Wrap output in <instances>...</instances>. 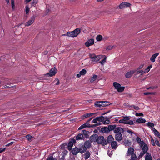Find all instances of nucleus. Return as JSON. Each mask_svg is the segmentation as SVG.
<instances>
[{
  "label": "nucleus",
  "mask_w": 160,
  "mask_h": 160,
  "mask_svg": "<svg viewBox=\"0 0 160 160\" xmlns=\"http://www.w3.org/2000/svg\"><path fill=\"white\" fill-rule=\"evenodd\" d=\"M126 124H129L130 125H133L134 124L132 120H128L127 122H126L125 123Z\"/></svg>",
  "instance_id": "obj_39"
},
{
  "label": "nucleus",
  "mask_w": 160,
  "mask_h": 160,
  "mask_svg": "<svg viewBox=\"0 0 160 160\" xmlns=\"http://www.w3.org/2000/svg\"><path fill=\"white\" fill-rule=\"evenodd\" d=\"M75 32L73 31L72 32H68L66 34H64L62 35V36H67L69 37H77L75 34Z\"/></svg>",
  "instance_id": "obj_12"
},
{
  "label": "nucleus",
  "mask_w": 160,
  "mask_h": 160,
  "mask_svg": "<svg viewBox=\"0 0 160 160\" xmlns=\"http://www.w3.org/2000/svg\"><path fill=\"white\" fill-rule=\"evenodd\" d=\"M104 117L102 116L100 117H97L96 118L94 119L92 121V123H94L95 124H99L100 123V125L101 124V123L100 122H98V121L102 122L103 121Z\"/></svg>",
  "instance_id": "obj_4"
},
{
  "label": "nucleus",
  "mask_w": 160,
  "mask_h": 160,
  "mask_svg": "<svg viewBox=\"0 0 160 160\" xmlns=\"http://www.w3.org/2000/svg\"><path fill=\"white\" fill-rule=\"evenodd\" d=\"M76 141L74 139H72L69 142L68 144V149L69 150H71L73 143L76 142Z\"/></svg>",
  "instance_id": "obj_6"
},
{
  "label": "nucleus",
  "mask_w": 160,
  "mask_h": 160,
  "mask_svg": "<svg viewBox=\"0 0 160 160\" xmlns=\"http://www.w3.org/2000/svg\"><path fill=\"white\" fill-rule=\"evenodd\" d=\"M97 77L98 76L97 75H94L90 79V82L91 83L93 82L94 81L96 80Z\"/></svg>",
  "instance_id": "obj_31"
},
{
  "label": "nucleus",
  "mask_w": 160,
  "mask_h": 160,
  "mask_svg": "<svg viewBox=\"0 0 160 160\" xmlns=\"http://www.w3.org/2000/svg\"><path fill=\"white\" fill-rule=\"evenodd\" d=\"M102 107H106L110 105V102L107 101H102Z\"/></svg>",
  "instance_id": "obj_34"
},
{
  "label": "nucleus",
  "mask_w": 160,
  "mask_h": 160,
  "mask_svg": "<svg viewBox=\"0 0 160 160\" xmlns=\"http://www.w3.org/2000/svg\"><path fill=\"white\" fill-rule=\"evenodd\" d=\"M106 57H105L104 59H103L102 60H101L100 62L102 65H103L104 63L106 62Z\"/></svg>",
  "instance_id": "obj_49"
},
{
  "label": "nucleus",
  "mask_w": 160,
  "mask_h": 160,
  "mask_svg": "<svg viewBox=\"0 0 160 160\" xmlns=\"http://www.w3.org/2000/svg\"><path fill=\"white\" fill-rule=\"evenodd\" d=\"M159 53H157L154 54H153L150 60L153 62H154L155 61V58L158 55Z\"/></svg>",
  "instance_id": "obj_20"
},
{
  "label": "nucleus",
  "mask_w": 160,
  "mask_h": 160,
  "mask_svg": "<svg viewBox=\"0 0 160 160\" xmlns=\"http://www.w3.org/2000/svg\"><path fill=\"white\" fill-rule=\"evenodd\" d=\"M26 138L28 140L30 141L31 140V139L33 138V137L30 135L28 134L26 136Z\"/></svg>",
  "instance_id": "obj_46"
},
{
  "label": "nucleus",
  "mask_w": 160,
  "mask_h": 160,
  "mask_svg": "<svg viewBox=\"0 0 160 160\" xmlns=\"http://www.w3.org/2000/svg\"><path fill=\"white\" fill-rule=\"evenodd\" d=\"M83 136L82 134L79 133L75 137V140H79L83 139Z\"/></svg>",
  "instance_id": "obj_21"
},
{
  "label": "nucleus",
  "mask_w": 160,
  "mask_h": 160,
  "mask_svg": "<svg viewBox=\"0 0 160 160\" xmlns=\"http://www.w3.org/2000/svg\"><path fill=\"white\" fill-rule=\"evenodd\" d=\"M142 148V151L144 152H145L146 153H147V152L148 150V146L147 144H145V145H144L143 147Z\"/></svg>",
  "instance_id": "obj_24"
},
{
  "label": "nucleus",
  "mask_w": 160,
  "mask_h": 160,
  "mask_svg": "<svg viewBox=\"0 0 160 160\" xmlns=\"http://www.w3.org/2000/svg\"><path fill=\"white\" fill-rule=\"evenodd\" d=\"M126 122H125L123 119V118L122 119H121L119 120V122L120 123H122L124 124H125V123Z\"/></svg>",
  "instance_id": "obj_58"
},
{
  "label": "nucleus",
  "mask_w": 160,
  "mask_h": 160,
  "mask_svg": "<svg viewBox=\"0 0 160 160\" xmlns=\"http://www.w3.org/2000/svg\"><path fill=\"white\" fill-rule=\"evenodd\" d=\"M125 7H129L131 5L130 3L127 2H125Z\"/></svg>",
  "instance_id": "obj_57"
},
{
  "label": "nucleus",
  "mask_w": 160,
  "mask_h": 160,
  "mask_svg": "<svg viewBox=\"0 0 160 160\" xmlns=\"http://www.w3.org/2000/svg\"><path fill=\"white\" fill-rule=\"evenodd\" d=\"M136 72V70H132L128 72L125 74V77L127 78H129L131 77Z\"/></svg>",
  "instance_id": "obj_13"
},
{
  "label": "nucleus",
  "mask_w": 160,
  "mask_h": 160,
  "mask_svg": "<svg viewBox=\"0 0 160 160\" xmlns=\"http://www.w3.org/2000/svg\"><path fill=\"white\" fill-rule=\"evenodd\" d=\"M124 132V129L120 127H117L115 130H114V132L115 133V138L118 141H120L123 139L122 133Z\"/></svg>",
  "instance_id": "obj_1"
},
{
  "label": "nucleus",
  "mask_w": 160,
  "mask_h": 160,
  "mask_svg": "<svg viewBox=\"0 0 160 160\" xmlns=\"http://www.w3.org/2000/svg\"><path fill=\"white\" fill-rule=\"evenodd\" d=\"M135 115L136 116H143V114L142 113H138L137 112L135 114Z\"/></svg>",
  "instance_id": "obj_54"
},
{
  "label": "nucleus",
  "mask_w": 160,
  "mask_h": 160,
  "mask_svg": "<svg viewBox=\"0 0 160 160\" xmlns=\"http://www.w3.org/2000/svg\"><path fill=\"white\" fill-rule=\"evenodd\" d=\"M145 153H146L145 152H143V151L142 152H141L140 153V154L139 155V157L140 158H141V157H142L144 154H145Z\"/></svg>",
  "instance_id": "obj_55"
},
{
  "label": "nucleus",
  "mask_w": 160,
  "mask_h": 160,
  "mask_svg": "<svg viewBox=\"0 0 160 160\" xmlns=\"http://www.w3.org/2000/svg\"><path fill=\"white\" fill-rule=\"evenodd\" d=\"M151 142H152V145L153 146H154L155 145V143L154 140L152 138H151Z\"/></svg>",
  "instance_id": "obj_61"
},
{
  "label": "nucleus",
  "mask_w": 160,
  "mask_h": 160,
  "mask_svg": "<svg viewBox=\"0 0 160 160\" xmlns=\"http://www.w3.org/2000/svg\"><path fill=\"white\" fill-rule=\"evenodd\" d=\"M117 127L116 125H109L108 127L109 132L112 130L114 131V130H115Z\"/></svg>",
  "instance_id": "obj_22"
},
{
  "label": "nucleus",
  "mask_w": 160,
  "mask_h": 160,
  "mask_svg": "<svg viewBox=\"0 0 160 160\" xmlns=\"http://www.w3.org/2000/svg\"><path fill=\"white\" fill-rule=\"evenodd\" d=\"M136 122L139 123H145L146 122V120L145 119L139 118L136 120Z\"/></svg>",
  "instance_id": "obj_25"
},
{
  "label": "nucleus",
  "mask_w": 160,
  "mask_h": 160,
  "mask_svg": "<svg viewBox=\"0 0 160 160\" xmlns=\"http://www.w3.org/2000/svg\"><path fill=\"white\" fill-rule=\"evenodd\" d=\"M73 31L75 32L76 36H77L81 32V29L79 28H78L73 30Z\"/></svg>",
  "instance_id": "obj_27"
},
{
  "label": "nucleus",
  "mask_w": 160,
  "mask_h": 160,
  "mask_svg": "<svg viewBox=\"0 0 160 160\" xmlns=\"http://www.w3.org/2000/svg\"><path fill=\"white\" fill-rule=\"evenodd\" d=\"M57 81V82L56 83V85H58L60 83V82H59V80L58 79H56L55 81H54V82H55V81Z\"/></svg>",
  "instance_id": "obj_60"
},
{
  "label": "nucleus",
  "mask_w": 160,
  "mask_h": 160,
  "mask_svg": "<svg viewBox=\"0 0 160 160\" xmlns=\"http://www.w3.org/2000/svg\"><path fill=\"white\" fill-rule=\"evenodd\" d=\"M95 114V113H87L85 114H84L83 115L84 117L85 118H88L90 117L93 115H94Z\"/></svg>",
  "instance_id": "obj_33"
},
{
  "label": "nucleus",
  "mask_w": 160,
  "mask_h": 160,
  "mask_svg": "<svg viewBox=\"0 0 160 160\" xmlns=\"http://www.w3.org/2000/svg\"><path fill=\"white\" fill-rule=\"evenodd\" d=\"M84 124H86V128H94L96 127L97 126L100 125V123H99V124H94L93 125H90V122H87Z\"/></svg>",
  "instance_id": "obj_15"
},
{
  "label": "nucleus",
  "mask_w": 160,
  "mask_h": 160,
  "mask_svg": "<svg viewBox=\"0 0 160 160\" xmlns=\"http://www.w3.org/2000/svg\"><path fill=\"white\" fill-rule=\"evenodd\" d=\"M102 39V37L101 35H98L96 37V39L98 41H101Z\"/></svg>",
  "instance_id": "obj_38"
},
{
  "label": "nucleus",
  "mask_w": 160,
  "mask_h": 160,
  "mask_svg": "<svg viewBox=\"0 0 160 160\" xmlns=\"http://www.w3.org/2000/svg\"><path fill=\"white\" fill-rule=\"evenodd\" d=\"M143 94L146 95H154L155 93L154 92H145L143 93Z\"/></svg>",
  "instance_id": "obj_41"
},
{
  "label": "nucleus",
  "mask_w": 160,
  "mask_h": 160,
  "mask_svg": "<svg viewBox=\"0 0 160 160\" xmlns=\"http://www.w3.org/2000/svg\"><path fill=\"white\" fill-rule=\"evenodd\" d=\"M94 40L92 38L90 39L85 42V45L87 47H88L94 44Z\"/></svg>",
  "instance_id": "obj_7"
},
{
  "label": "nucleus",
  "mask_w": 160,
  "mask_h": 160,
  "mask_svg": "<svg viewBox=\"0 0 160 160\" xmlns=\"http://www.w3.org/2000/svg\"><path fill=\"white\" fill-rule=\"evenodd\" d=\"M135 151L134 149L132 147H129L128 148V151L126 153V156H129L133 154H134V153Z\"/></svg>",
  "instance_id": "obj_8"
},
{
  "label": "nucleus",
  "mask_w": 160,
  "mask_h": 160,
  "mask_svg": "<svg viewBox=\"0 0 160 160\" xmlns=\"http://www.w3.org/2000/svg\"><path fill=\"white\" fill-rule=\"evenodd\" d=\"M137 158L136 154L131 155V157L128 160H137Z\"/></svg>",
  "instance_id": "obj_30"
},
{
  "label": "nucleus",
  "mask_w": 160,
  "mask_h": 160,
  "mask_svg": "<svg viewBox=\"0 0 160 160\" xmlns=\"http://www.w3.org/2000/svg\"><path fill=\"white\" fill-rule=\"evenodd\" d=\"M11 5L12 9L14 10L15 8L14 0H11Z\"/></svg>",
  "instance_id": "obj_47"
},
{
  "label": "nucleus",
  "mask_w": 160,
  "mask_h": 160,
  "mask_svg": "<svg viewBox=\"0 0 160 160\" xmlns=\"http://www.w3.org/2000/svg\"><path fill=\"white\" fill-rule=\"evenodd\" d=\"M79 152L81 153H83L84 152L87 150V148L84 145H82L78 148Z\"/></svg>",
  "instance_id": "obj_14"
},
{
  "label": "nucleus",
  "mask_w": 160,
  "mask_h": 160,
  "mask_svg": "<svg viewBox=\"0 0 160 160\" xmlns=\"http://www.w3.org/2000/svg\"><path fill=\"white\" fill-rule=\"evenodd\" d=\"M124 87H121V86H120L118 88V89H117V91L118 92H123L124 90Z\"/></svg>",
  "instance_id": "obj_35"
},
{
  "label": "nucleus",
  "mask_w": 160,
  "mask_h": 160,
  "mask_svg": "<svg viewBox=\"0 0 160 160\" xmlns=\"http://www.w3.org/2000/svg\"><path fill=\"white\" fill-rule=\"evenodd\" d=\"M100 56H96L95 54H90L89 57L92 59L93 62H97L99 61L100 58Z\"/></svg>",
  "instance_id": "obj_5"
},
{
  "label": "nucleus",
  "mask_w": 160,
  "mask_h": 160,
  "mask_svg": "<svg viewBox=\"0 0 160 160\" xmlns=\"http://www.w3.org/2000/svg\"><path fill=\"white\" fill-rule=\"evenodd\" d=\"M125 2H123L121 3L119 6V8L120 9H122L125 7Z\"/></svg>",
  "instance_id": "obj_37"
},
{
  "label": "nucleus",
  "mask_w": 160,
  "mask_h": 160,
  "mask_svg": "<svg viewBox=\"0 0 160 160\" xmlns=\"http://www.w3.org/2000/svg\"><path fill=\"white\" fill-rule=\"evenodd\" d=\"M86 128V124H82V125H81L79 128H78V130H81L83 128Z\"/></svg>",
  "instance_id": "obj_50"
},
{
  "label": "nucleus",
  "mask_w": 160,
  "mask_h": 160,
  "mask_svg": "<svg viewBox=\"0 0 160 160\" xmlns=\"http://www.w3.org/2000/svg\"><path fill=\"white\" fill-rule=\"evenodd\" d=\"M132 106L133 108L136 110H138L140 109V108L138 106H135V105H133Z\"/></svg>",
  "instance_id": "obj_59"
},
{
  "label": "nucleus",
  "mask_w": 160,
  "mask_h": 160,
  "mask_svg": "<svg viewBox=\"0 0 160 160\" xmlns=\"http://www.w3.org/2000/svg\"><path fill=\"white\" fill-rule=\"evenodd\" d=\"M111 143L112 148V149H116L118 146L117 142L113 141Z\"/></svg>",
  "instance_id": "obj_18"
},
{
  "label": "nucleus",
  "mask_w": 160,
  "mask_h": 160,
  "mask_svg": "<svg viewBox=\"0 0 160 160\" xmlns=\"http://www.w3.org/2000/svg\"><path fill=\"white\" fill-rule=\"evenodd\" d=\"M152 67V65H151L149 66L148 68L145 69V72H149V71L150 70V69Z\"/></svg>",
  "instance_id": "obj_45"
},
{
  "label": "nucleus",
  "mask_w": 160,
  "mask_h": 160,
  "mask_svg": "<svg viewBox=\"0 0 160 160\" xmlns=\"http://www.w3.org/2000/svg\"><path fill=\"white\" fill-rule=\"evenodd\" d=\"M72 154L74 155H76L79 152L78 148L77 147L73 148L71 151Z\"/></svg>",
  "instance_id": "obj_16"
},
{
  "label": "nucleus",
  "mask_w": 160,
  "mask_h": 160,
  "mask_svg": "<svg viewBox=\"0 0 160 160\" xmlns=\"http://www.w3.org/2000/svg\"><path fill=\"white\" fill-rule=\"evenodd\" d=\"M110 121L108 119H107V118H104L103 121L102 123L104 124H108L109 123Z\"/></svg>",
  "instance_id": "obj_36"
},
{
  "label": "nucleus",
  "mask_w": 160,
  "mask_h": 160,
  "mask_svg": "<svg viewBox=\"0 0 160 160\" xmlns=\"http://www.w3.org/2000/svg\"><path fill=\"white\" fill-rule=\"evenodd\" d=\"M123 118L125 122H127L130 119V117L129 116H124L123 117Z\"/></svg>",
  "instance_id": "obj_42"
},
{
  "label": "nucleus",
  "mask_w": 160,
  "mask_h": 160,
  "mask_svg": "<svg viewBox=\"0 0 160 160\" xmlns=\"http://www.w3.org/2000/svg\"><path fill=\"white\" fill-rule=\"evenodd\" d=\"M127 131L129 133L132 134L133 133V132L132 131V130L129 129H128Z\"/></svg>",
  "instance_id": "obj_64"
},
{
  "label": "nucleus",
  "mask_w": 160,
  "mask_h": 160,
  "mask_svg": "<svg viewBox=\"0 0 160 160\" xmlns=\"http://www.w3.org/2000/svg\"><path fill=\"white\" fill-rule=\"evenodd\" d=\"M145 160H152V158L148 152H147L146 154Z\"/></svg>",
  "instance_id": "obj_23"
},
{
  "label": "nucleus",
  "mask_w": 160,
  "mask_h": 160,
  "mask_svg": "<svg viewBox=\"0 0 160 160\" xmlns=\"http://www.w3.org/2000/svg\"><path fill=\"white\" fill-rule=\"evenodd\" d=\"M144 66V64L141 65L140 66H139V67L137 69V70L140 69H142L143 68Z\"/></svg>",
  "instance_id": "obj_63"
},
{
  "label": "nucleus",
  "mask_w": 160,
  "mask_h": 160,
  "mask_svg": "<svg viewBox=\"0 0 160 160\" xmlns=\"http://www.w3.org/2000/svg\"><path fill=\"white\" fill-rule=\"evenodd\" d=\"M102 101L96 102L95 103V105L96 107H99L102 106Z\"/></svg>",
  "instance_id": "obj_28"
},
{
  "label": "nucleus",
  "mask_w": 160,
  "mask_h": 160,
  "mask_svg": "<svg viewBox=\"0 0 160 160\" xmlns=\"http://www.w3.org/2000/svg\"><path fill=\"white\" fill-rule=\"evenodd\" d=\"M139 146L140 148H142L146 144L143 141H142L139 143Z\"/></svg>",
  "instance_id": "obj_44"
},
{
  "label": "nucleus",
  "mask_w": 160,
  "mask_h": 160,
  "mask_svg": "<svg viewBox=\"0 0 160 160\" xmlns=\"http://www.w3.org/2000/svg\"><path fill=\"white\" fill-rule=\"evenodd\" d=\"M47 160H57V159L55 158H53L52 156H51L47 158Z\"/></svg>",
  "instance_id": "obj_51"
},
{
  "label": "nucleus",
  "mask_w": 160,
  "mask_h": 160,
  "mask_svg": "<svg viewBox=\"0 0 160 160\" xmlns=\"http://www.w3.org/2000/svg\"><path fill=\"white\" fill-rule=\"evenodd\" d=\"M35 19V17L34 16H32L31 17L30 19L25 24V26H29L32 24Z\"/></svg>",
  "instance_id": "obj_9"
},
{
  "label": "nucleus",
  "mask_w": 160,
  "mask_h": 160,
  "mask_svg": "<svg viewBox=\"0 0 160 160\" xmlns=\"http://www.w3.org/2000/svg\"><path fill=\"white\" fill-rule=\"evenodd\" d=\"M96 142L98 144H101L102 146L106 145V140L103 136H98Z\"/></svg>",
  "instance_id": "obj_2"
},
{
  "label": "nucleus",
  "mask_w": 160,
  "mask_h": 160,
  "mask_svg": "<svg viewBox=\"0 0 160 160\" xmlns=\"http://www.w3.org/2000/svg\"><path fill=\"white\" fill-rule=\"evenodd\" d=\"M136 70V72H137V74H139V73H141V75H142L143 73L145 72H144L142 70H139V71H137V70Z\"/></svg>",
  "instance_id": "obj_53"
},
{
  "label": "nucleus",
  "mask_w": 160,
  "mask_h": 160,
  "mask_svg": "<svg viewBox=\"0 0 160 160\" xmlns=\"http://www.w3.org/2000/svg\"><path fill=\"white\" fill-rule=\"evenodd\" d=\"M101 131L103 132H109V129L108 127H104L101 128Z\"/></svg>",
  "instance_id": "obj_26"
},
{
  "label": "nucleus",
  "mask_w": 160,
  "mask_h": 160,
  "mask_svg": "<svg viewBox=\"0 0 160 160\" xmlns=\"http://www.w3.org/2000/svg\"><path fill=\"white\" fill-rule=\"evenodd\" d=\"M29 11V8L28 6H27L25 7V12L26 14H28Z\"/></svg>",
  "instance_id": "obj_52"
},
{
  "label": "nucleus",
  "mask_w": 160,
  "mask_h": 160,
  "mask_svg": "<svg viewBox=\"0 0 160 160\" xmlns=\"http://www.w3.org/2000/svg\"><path fill=\"white\" fill-rule=\"evenodd\" d=\"M136 141L138 143H139L142 141H141V138L138 137L136 138Z\"/></svg>",
  "instance_id": "obj_56"
},
{
  "label": "nucleus",
  "mask_w": 160,
  "mask_h": 160,
  "mask_svg": "<svg viewBox=\"0 0 160 160\" xmlns=\"http://www.w3.org/2000/svg\"><path fill=\"white\" fill-rule=\"evenodd\" d=\"M91 142L90 141H86L84 143V146H86L87 148H89L91 146Z\"/></svg>",
  "instance_id": "obj_17"
},
{
  "label": "nucleus",
  "mask_w": 160,
  "mask_h": 160,
  "mask_svg": "<svg viewBox=\"0 0 160 160\" xmlns=\"http://www.w3.org/2000/svg\"><path fill=\"white\" fill-rule=\"evenodd\" d=\"M147 125L148 126L152 128L154 127V124L153 123L150 122H148L147 123Z\"/></svg>",
  "instance_id": "obj_40"
},
{
  "label": "nucleus",
  "mask_w": 160,
  "mask_h": 160,
  "mask_svg": "<svg viewBox=\"0 0 160 160\" xmlns=\"http://www.w3.org/2000/svg\"><path fill=\"white\" fill-rule=\"evenodd\" d=\"M90 153L88 151H87L83 155L85 159L86 160L87 159H88L90 157Z\"/></svg>",
  "instance_id": "obj_19"
},
{
  "label": "nucleus",
  "mask_w": 160,
  "mask_h": 160,
  "mask_svg": "<svg viewBox=\"0 0 160 160\" xmlns=\"http://www.w3.org/2000/svg\"><path fill=\"white\" fill-rule=\"evenodd\" d=\"M155 142L156 144L158 146H160V144L159 142V141L158 140H156L155 141Z\"/></svg>",
  "instance_id": "obj_62"
},
{
  "label": "nucleus",
  "mask_w": 160,
  "mask_h": 160,
  "mask_svg": "<svg viewBox=\"0 0 160 160\" xmlns=\"http://www.w3.org/2000/svg\"><path fill=\"white\" fill-rule=\"evenodd\" d=\"M87 72V71L85 69H83L80 72V74L81 75H84Z\"/></svg>",
  "instance_id": "obj_43"
},
{
  "label": "nucleus",
  "mask_w": 160,
  "mask_h": 160,
  "mask_svg": "<svg viewBox=\"0 0 160 160\" xmlns=\"http://www.w3.org/2000/svg\"><path fill=\"white\" fill-rule=\"evenodd\" d=\"M152 130L154 132L155 135L159 137H160V134L157 130L155 129L154 128H152Z\"/></svg>",
  "instance_id": "obj_29"
},
{
  "label": "nucleus",
  "mask_w": 160,
  "mask_h": 160,
  "mask_svg": "<svg viewBox=\"0 0 160 160\" xmlns=\"http://www.w3.org/2000/svg\"><path fill=\"white\" fill-rule=\"evenodd\" d=\"M88 132V131L85 130H83L82 131L81 134H83L85 136H86L87 135Z\"/></svg>",
  "instance_id": "obj_48"
},
{
  "label": "nucleus",
  "mask_w": 160,
  "mask_h": 160,
  "mask_svg": "<svg viewBox=\"0 0 160 160\" xmlns=\"http://www.w3.org/2000/svg\"><path fill=\"white\" fill-rule=\"evenodd\" d=\"M114 138L111 135H109L107 138V140H106V145L108 143H111L114 140Z\"/></svg>",
  "instance_id": "obj_10"
},
{
  "label": "nucleus",
  "mask_w": 160,
  "mask_h": 160,
  "mask_svg": "<svg viewBox=\"0 0 160 160\" xmlns=\"http://www.w3.org/2000/svg\"><path fill=\"white\" fill-rule=\"evenodd\" d=\"M58 69L55 68H52L49 70L48 73L45 74L46 76L52 77L54 76L58 72Z\"/></svg>",
  "instance_id": "obj_3"
},
{
  "label": "nucleus",
  "mask_w": 160,
  "mask_h": 160,
  "mask_svg": "<svg viewBox=\"0 0 160 160\" xmlns=\"http://www.w3.org/2000/svg\"><path fill=\"white\" fill-rule=\"evenodd\" d=\"M113 85L116 89H118L119 87L121 86L120 84L117 82H114L113 83Z\"/></svg>",
  "instance_id": "obj_32"
},
{
  "label": "nucleus",
  "mask_w": 160,
  "mask_h": 160,
  "mask_svg": "<svg viewBox=\"0 0 160 160\" xmlns=\"http://www.w3.org/2000/svg\"><path fill=\"white\" fill-rule=\"evenodd\" d=\"M97 138H98V135L97 134H94L90 137V141L91 142H96Z\"/></svg>",
  "instance_id": "obj_11"
}]
</instances>
